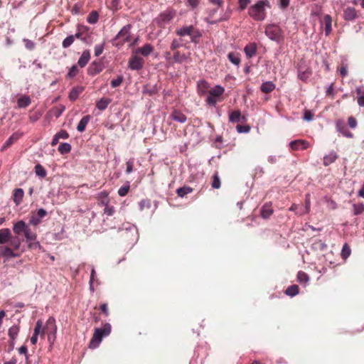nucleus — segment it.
I'll return each mask as SVG.
<instances>
[{"label":"nucleus","mask_w":364,"mask_h":364,"mask_svg":"<svg viewBox=\"0 0 364 364\" xmlns=\"http://www.w3.org/2000/svg\"><path fill=\"white\" fill-rule=\"evenodd\" d=\"M192 191H193L192 188L187 186H184L183 187L178 188L176 190V193L179 197L183 198L185 196H186L188 193H191Z\"/></svg>","instance_id":"38"},{"label":"nucleus","mask_w":364,"mask_h":364,"mask_svg":"<svg viewBox=\"0 0 364 364\" xmlns=\"http://www.w3.org/2000/svg\"><path fill=\"white\" fill-rule=\"evenodd\" d=\"M143 65L144 60L136 55L132 56L129 60V68L132 70H139Z\"/></svg>","instance_id":"15"},{"label":"nucleus","mask_w":364,"mask_h":364,"mask_svg":"<svg viewBox=\"0 0 364 364\" xmlns=\"http://www.w3.org/2000/svg\"><path fill=\"white\" fill-rule=\"evenodd\" d=\"M23 136V132L17 131L13 133L7 140L3 144V145L0 148L1 152H4L9 147L12 146L15 142H16L20 138Z\"/></svg>","instance_id":"11"},{"label":"nucleus","mask_w":364,"mask_h":364,"mask_svg":"<svg viewBox=\"0 0 364 364\" xmlns=\"http://www.w3.org/2000/svg\"><path fill=\"white\" fill-rule=\"evenodd\" d=\"M217 9H210L208 11V15L205 18V21L210 25L216 24L221 21H227L230 18V12H225L223 16L217 19H214V15L217 13Z\"/></svg>","instance_id":"10"},{"label":"nucleus","mask_w":364,"mask_h":364,"mask_svg":"<svg viewBox=\"0 0 364 364\" xmlns=\"http://www.w3.org/2000/svg\"><path fill=\"white\" fill-rule=\"evenodd\" d=\"M48 213L46 210L43 208H39L37 211L31 217L30 224L33 225H38L41 223L42 219L47 215Z\"/></svg>","instance_id":"12"},{"label":"nucleus","mask_w":364,"mask_h":364,"mask_svg":"<svg viewBox=\"0 0 364 364\" xmlns=\"http://www.w3.org/2000/svg\"><path fill=\"white\" fill-rule=\"evenodd\" d=\"M353 214L355 215H360L364 212V203H358V204H353Z\"/></svg>","instance_id":"49"},{"label":"nucleus","mask_w":364,"mask_h":364,"mask_svg":"<svg viewBox=\"0 0 364 364\" xmlns=\"http://www.w3.org/2000/svg\"><path fill=\"white\" fill-rule=\"evenodd\" d=\"M130 188V183L129 181H126L124 184L121 186L118 190V195L121 197L125 196Z\"/></svg>","instance_id":"44"},{"label":"nucleus","mask_w":364,"mask_h":364,"mask_svg":"<svg viewBox=\"0 0 364 364\" xmlns=\"http://www.w3.org/2000/svg\"><path fill=\"white\" fill-rule=\"evenodd\" d=\"M104 50V43L97 44L94 48L95 55L100 56Z\"/></svg>","instance_id":"62"},{"label":"nucleus","mask_w":364,"mask_h":364,"mask_svg":"<svg viewBox=\"0 0 364 364\" xmlns=\"http://www.w3.org/2000/svg\"><path fill=\"white\" fill-rule=\"evenodd\" d=\"M55 136L58 139H66L69 137L68 132L65 129H61L58 132L55 134Z\"/></svg>","instance_id":"61"},{"label":"nucleus","mask_w":364,"mask_h":364,"mask_svg":"<svg viewBox=\"0 0 364 364\" xmlns=\"http://www.w3.org/2000/svg\"><path fill=\"white\" fill-rule=\"evenodd\" d=\"M31 103V100L28 95H22L17 100V105L19 108H26Z\"/></svg>","instance_id":"28"},{"label":"nucleus","mask_w":364,"mask_h":364,"mask_svg":"<svg viewBox=\"0 0 364 364\" xmlns=\"http://www.w3.org/2000/svg\"><path fill=\"white\" fill-rule=\"evenodd\" d=\"M78 73V68L77 65H73L70 69L67 74V77L68 78H73L74 77L76 74Z\"/></svg>","instance_id":"55"},{"label":"nucleus","mask_w":364,"mask_h":364,"mask_svg":"<svg viewBox=\"0 0 364 364\" xmlns=\"http://www.w3.org/2000/svg\"><path fill=\"white\" fill-rule=\"evenodd\" d=\"M103 69V63L100 60H95L89 65L87 74L90 76H95L102 72Z\"/></svg>","instance_id":"13"},{"label":"nucleus","mask_w":364,"mask_h":364,"mask_svg":"<svg viewBox=\"0 0 364 364\" xmlns=\"http://www.w3.org/2000/svg\"><path fill=\"white\" fill-rule=\"evenodd\" d=\"M23 41L24 42L25 47L28 50H32L35 48L36 44L33 41L28 39V38H24Z\"/></svg>","instance_id":"63"},{"label":"nucleus","mask_w":364,"mask_h":364,"mask_svg":"<svg viewBox=\"0 0 364 364\" xmlns=\"http://www.w3.org/2000/svg\"><path fill=\"white\" fill-rule=\"evenodd\" d=\"M132 24H127L123 26L118 33L111 41L112 46L121 48L125 43L131 41Z\"/></svg>","instance_id":"2"},{"label":"nucleus","mask_w":364,"mask_h":364,"mask_svg":"<svg viewBox=\"0 0 364 364\" xmlns=\"http://www.w3.org/2000/svg\"><path fill=\"white\" fill-rule=\"evenodd\" d=\"M299 288L297 285H291L285 290V294L290 296H294L299 294Z\"/></svg>","instance_id":"43"},{"label":"nucleus","mask_w":364,"mask_h":364,"mask_svg":"<svg viewBox=\"0 0 364 364\" xmlns=\"http://www.w3.org/2000/svg\"><path fill=\"white\" fill-rule=\"evenodd\" d=\"M104 213L107 216H112L114 213V208L107 204L105 206Z\"/></svg>","instance_id":"64"},{"label":"nucleus","mask_w":364,"mask_h":364,"mask_svg":"<svg viewBox=\"0 0 364 364\" xmlns=\"http://www.w3.org/2000/svg\"><path fill=\"white\" fill-rule=\"evenodd\" d=\"M289 146L292 150H304L309 146V143L304 139H296L289 143Z\"/></svg>","instance_id":"16"},{"label":"nucleus","mask_w":364,"mask_h":364,"mask_svg":"<svg viewBox=\"0 0 364 364\" xmlns=\"http://www.w3.org/2000/svg\"><path fill=\"white\" fill-rule=\"evenodd\" d=\"M65 107V106L63 105H60L58 107H55L53 109V115L56 117V118H58L61 116V114H63V112H64Z\"/></svg>","instance_id":"57"},{"label":"nucleus","mask_w":364,"mask_h":364,"mask_svg":"<svg viewBox=\"0 0 364 364\" xmlns=\"http://www.w3.org/2000/svg\"><path fill=\"white\" fill-rule=\"evenodd\" d=\"M19 331L20 328L18 325H14L11 326L8 330V336L9 338L12 340H16L18 335Z\"/></svg>","instance_id":"35"},{"label":"nucleus","mask_w":364,"mask_h":364,"mask_svg":"<svg viewBox=\"0 0 364 364\" xmlns=\"http://www.w3.org/2000/svg\"><path fill=\"white\" fill-rule=\"evenodd\" d=\"M265 33L272 41L280 42L283 40L282 31L277 25H268L266 28Z\"/></svg>","instance_id":"7"},{"label":"nucleus","mask_w":364,"mask_h":364,"mask_svg":"<svg viewBox=\"0 0 364 364\" xmlns=\"http://www.w3.org/2000/svg\"><path fill=\"white\" fill-rule=\"evenodd\" d=\"M270 7L268 0H261L252 6V17L256 21H262L266 17L265 7Z\"/></svg>","instance_id":"5"},{"label":"nucleus","mask_w":364,"mask_h":364,"mask_svg":"<svg viewBox=\"0 0 364 364\" xmlns=\"http://www.w3.org/2000/svg\"><path fill=\"white\" fill-rule=\"evenodd\" d=\"M275 88V85L272 82H265L261 85V91L264 93H269Z\"/></svg>","instance_id":"37"},{"label":"nucleus","mask_w":364,"mask_h":364,"mask_svg":"<svg viewBox=\"0 0 364 364\" xmlns=\"http://www.w3.org/2000/svg\"><path fill=\"white\" fill-rule=\"evenodd\" d=\"M25 238L26 241L28 243V247L29 249L36 250L41 249V245L38 241H37V235L35 232H33L30 229L26 230V232H25Z\"/></svg>","instance_id":"8"},{"label":"nucleus","mask_w":364,"mask_h":364,"mask_svg":"<svg viewBox=\"0 0 364 364\" xmlns=\"http://www.w3.org/2000/svg\"><path fill=\"white\" fill-rule=\"evenodd\" d=\"M297 279L300 283H306L309 280V277L306 272L299 271L297 274Z\"/></svg>","instance_id":"50"},{"label":"nucleus","mask_w":364,"mask_h":364,"mask_svg":"<svg viewBox=\"0 0 364 364\" xmlns=\"http://www.w3.org/2000/svg\"><path fill=\"white\" fill-rule=\"evenodd\" d=\"M229 121L232 123H237L246 121V117L241 114L240 110H235L230 113Z\"/></svg>","instance_id":"19"},{"label":"nucleus","mask_w":364,"mask_h":364,"mask_svg":"<svg viewBox=\"0 0 364 364\" xmlns=\"http://www.w3.org/2000/svg\"><path fill=\"white\" fill-rule=\"evenodd\" d=\"M124 232L123 235L125 238L129 239L131 235V240L133 242H136L139 239L138 230L136 226L129 225L127 228H124Z\"/></svg>","instance_id":"14"},{"label":"nucleus","mask_w":364,"mask_h":364,"mask_svg":"<svg viewBox=\"0 0 364 364\" xmlns=\"http://www.w3.org/2000/svg\"><path fill=\"white\" fill-rule=\"evenodd\" d=\"M228 58L229 60L235 65L238 66L240 63V55L235 52L228 53Z\"/></svg>","instance_id":"39"},{"label":"nucleus","mask_w":364,"mask_h":364,"mask_svg":"<svg viewBox=\"0 0 364 364\" xmlns=\"http://www.w3.org/2000/svg\"><path fill=\"white\" fill-rule=\"evenodd\" d=\"M158 92L156 85H152L149 86L148 85H146L143 87L142 92L144 94H149V95H152L156 94Z\"/></svg>","instance_id":"45"},{"label":"nucleus","mask_w":364,"mask_h":364,"mask_svg":"<svg viewBox=\"0 0 364 364\" xmlns=\"http://www.w3.org/2000/svg\"><path fill=\"white\" fill-rule=\"evenodd\" d=\"M358 17V12L354 7L347 6L343 10V18L346 21H353Z\"/></svg>","instance_id":"17"},{"label":"nucleus","mask_w":364,"mask_h":364,"mask_svg":"<svg viewBox=\"0 0 364 364\" xmlns=\"http://www.w3.org/2000/svg\"><path fill=\"white\" fill-rule=\"evenodd\" d=\"M99 14L97 11H92L87 17V21L90 24H95L98 21Z\"/></svg>","instance_id":"42"},{"label":"nucleus","mask_w":364,"mask_h":364,"mask_svg":"<svg viewBox=\"0 0 364 364\" xmlns=\"http://www.w3.org/2000/svg\"><path fill=\"white\" fill-rule=\"evenodd\" d=\"M176 34L181 37L188 36L191 38V42L196 45L199 43L202 36V32L193 25L184 26L177 28L176 30Z\"/></svg>","instance_id":"1"},{"label":"nucleus","mask_w":364,"mask_h":364,"mask_svg":"<svg viewBox=\"0 0 364 364\" xmlns=\"http://www.w3.org/2000/svg\"><path fill=\"white\" fill-rule=\"evenodd\" d=\"M90 119L91 116L89 114L84 116L79 122L77 126V130L79 132H83L85 130L86 126L89 123Z\"/></svg>","instance_id":"30"},{"label":"nucleus","mask_w":364,"mask_h":364,"mask_svg":"<svg viewBox=\"0 0 364 364\" xmlns=\"http://www.w3.org/2000/svg\"><path fill=\"white\" fill-rule=\"evenodd\" d=\"M75 38L74 35L67 36L62 42V47L63 48H69L73 43Z\"/></svg>","instance_id":"48"},{"label":"nucleus","mask_w":364,"mask_h":364,"mask_svg":"<svg viewBox=\"0 0 364 364\" xmlns=\"http://www.w3.org/2000/svg\"><path fill=\"white\" fill-rule=\"evenodd\" d=\"M323 23L325 26V33L326 36H328L332 30L331 28V23H332V19L330 15L326 14L324 16L323 19Z\"/></svg>","instance_id":"31"},{"label":"nucleus","mask_w":364,"mask_h":364,"mask_svg":"<svg viewBox=\"0 0 364 364\" xmlns=\"http://www.w3.org/2000/svg\"><path fill=\"white\" fill-rule=\"evenodd\" d=\"M30 229V228L26 224V223L23 220H19L14 223L13 227V231L17 234L20 235L21 233L23 232L25 235V232H26V230Z\"/></svg>","instance_id":"18"},{"label":"nucleus","mask_w":364,"mask_h":364,"mask_svg":"<svg viewBox=\"0 0 364 364\" xmlns=\"http://www.w3.org/2000/svg\"><path fill=\"white\" fill-rule=\"evenodd\" d=\"M111 333V325L106 323L102 328H96L94 331L93 336L90 342L89 347L90 348H96L99 346L102 338L109 336Z\"/></svg>","instance_id":"3"},{"label":"nucleus","mask_w":364,"mask_h":364,"mask_svg":"<svg viewBox=\"0 0 364 364\" xmlns=\"http://www.w3.org/2000/svg\"><path fill=\"white\" fill-rule=\"evenodd\" d=\"M34 170L36 176L41 178H44L46 176L47 171L41 164H36L34 167Z\"/></svg>","instance_id":"40"},{"label":"nucleus","mask_w":364,"mask_h":364,"mask_svg":"<svg viewBox=\"0 0 364 364\" xmlns=\"http://www.w3.org/2000/svg\"><path fill=\"white\" fill-rule=\"evenodd\" d=\"M205 102L208 105L215 107L216 104H217V97H213L208 94V95L207 96V97L205 99Z\"/></svg>","instance_id":"59"},{"label":"nucleus","mask_w":364,"mask_h":364,"mask_svg":"<svg viewBox=\"0 0 364 364\" xmlns=\"http://www.w3.org/2000/svg\"><path fill=\"white\" fill-rule=\"evenodd\" d=\"M173 58L176 63H182L187 60L188 57L184 53L181 54L179 51H176L174 53Z\"/></svg>","instance_id":"47"},{"label":"nucleus","mask_w":364,"mask_h":364,"mask_svg":"<svg viewBox=\"0 0 364 364\" xmlns=\"http://www.w3.org/2000/svg\"><path fill=\"white\" fill-rule=\"evenodd\" d=\"M90 59V53L89 50H85L82 52L81 56L78 59L77 65L80 68H84L88 63Z\"/></svg>","instance_id":"23"},{"label":"nucleus","mask_w":364,"mask_h":364,"mask_svg":"<svg viewBox=\"0 0 364 364\" xmlns=\"http://www.w3.org/2000/svg\"><path fill=\"white\" fill-rule=\"evenodd\" d=\"M11 230L9 228H3L0 230V245L6 243L11 238Z\"/></svg>","instance_id":"26"},{"label":"nucleus","mask_w":364,"mask_h":364,"mask_svg":"<svg viewBox=\"0 0 364 364\" xmlns=\"http://www.w3.org/2000/svg\"><path fill=\"white\" fill-rule=\"evenodd\" d=\"M176 16V11L166 10L161 12L155 19V23L161 28H164Z\"/></svg>","instance_id":"6"},{"label":"nucleus","mask_w":364,"mask_h":364,"mask_svg":"<svg viewBox=\"0 0 364 364\" xmlns=\"http://www.w3.org/2000/svg\"><path fill=\"white\" fill-rule=\"evenodd\" d=\"M351 250L349 245L347 243H345L343 246L341 255L342 257L346 259L350 255Z\"/></svg>","instance_id":"53"},{"label":"nucleus","mask_w":364,"mask_h":364,"mask_svg":"<svg viewBox=\"0 0 364 364\" xmlns=\"http://www.w3.org/2000/svg\"><path fill=\"white\" fill-rule=\"evenodd\" d=\"M98 200L100 201V203L105 206L109 203V199L108 198V193L106 191H102L98 194L97 196Z\"/></svg>","instance_id":"41"},{"label":"nucleus","mask_w":364,"mask_h":364,"mask_svg":"<svg viewBox=\"0 0 364 364\" xmlns=\"http://www.w3.org/2000/svg\"><path fill=\"white\" fill-rule=\"evenodd\" d=\"M139 206L140 210H143L144 208L149 209L151 208V202L149 199H143L139 202Z\"/></svg>","instance_id":"54"},{"label":"nucleus","mask_w":364,"mask_h":364,"mask_svg":"<svg viewBox=\"0 0 364 364\" xmlns=\"http://www.w3.org/2000/svg\"><path fill=\"white\" fill-rule=\"evenodd\" d=\"M134 162V158H131L127 161V163H126L127 168H126V171H125L127 174H130L133 171Z\"/></svg>","instance_id":"58"},{"label":"nucleus","mask_w":364,"mask_h":364,"mask_svg":"<svg viewBox=\"0 0 364 364\" xmlns=\"http://www.w3.org/2000/svg\"><path fill=\"white\" fill-rule=\"evenodd\" d=\"M221 182L218 172H215L213 176V181L211 186L214 189H218L220 188Z\"/></svg>","instance_id":"46"},{"label":"nucleus","mask_w":364,"mask_h":364,"mask_svg":"<svg viewBox=\"0 0 364 364\" xmlns=\"http://www.w3.org/2000/svg\"><path fill=\"white\" fill-rule=\"evenodd\" d=\"M338 131L346 137L352 138L353 136V133L350 132L345 126L340 127Z\"/></svg>","instance_id":"56"},{"label":"nucleus","mask_w":364,"mask_h":364,"mask_svg":"<svg viewBox=\"0 0 364 364\" xmlns=\"http://www.w3.org/2000/svg\"><path fill=\"white\" fill-rule=\"evenodd\" d=\"M71 149H72V146H71L70 144L67 143V142L61 143L58 146V151L61 154H67L70 152Z\"/></svg>","instance_id":"36"},{"label":"nucleus","mask_w":364,"mask_h":364,"mask_svg":"<svg viewBox=\"0 0 364 364\" xmlns=\"http://www.w3.org/2000/svg\"><path fill=\"white\" fill-rule=\"evenodd\" d=\"M74 36L87 45H91L93 42L92 33L90 31V28L85 25L78 23L76 26V33Z\"/></svg>","instance_id":"4"},{"label":"nucleus","mask_w":364,"mask_h":364,"mask_svg":"<svg viewBox=\"0 0 364 364\" xmlns=\"http://www.w3.org/2000/svg\"><path fill=\"white\" fill-rule=\"evenodd\" d=\"M236 129L238 133H248L250 130V127L249 125L237 124Z\"/></svg>","instance_id":"60"},{"label":"nucleus","mask_w":364,"mask_h":364,"mask_svg":"<svg viewBox=\"0 0 364 364\" xmlns=\"http://www.w3.org/2000/svg\"><path fill=\"white\" fill-rule=\"evenodd\" d=\"M338 158V155L336 152L332 151L329 154L323 157V165L328 166V165L333 163Z\"/></svg>","instance_id":"34"},{"label":"nucleus","mask_w":364,"mask_h":364,"mask_svg":"<svg viewBox=\"0 0 364 364\" xmlns=\"http://www.w3.org/2000/svg\"><path fill=\"white\" fill-rule=\"evenodd\" d=\"M83 87L80 86L74 87L69 92L68 98L70 101L75 102L82 92Z\"/></svg>","instance_id":"25"},{"label":"nucleus","mask_w":364,"mask_h":364,"mask_svg":"<svg viewBox=\"0 0 364 364\" xmlns=\"http://www.w3.org/2000/svg\"><path fill=\"white\" fill-rule=\"evenodd\" d=\"M23 196L24 191L22 188H18L14 190V193L13 195V200L16 205H19L21 203Z\"/></svg>","instance_id":"27"},{"label":"nucleus","mask_w":364,"mask_h":364,"mask_svg":"<svg viewBox=\"0 0 364 364\" xmlns=\"http://www.w3.org/2000/svg\"><path fill=\"white\" fill-rule=\"evenodd\" d=\"M46 331L48 334V340L50 341L51 338L54 341L57 332V326L55 323V319L50 316L46 321V328L42 329V332Z\"/></svg>","instance_id":"9"},{"label":"nucleus","mask_w":364,"mask_h":364,"mask_svg":"<svg viewBox=\"0 0 364 364\" xmlns=\"http://www.w3.org/2000/svg\"><path fill=\"white\" fill-rule=\"evenodd\" d=\"M224 92L225 88L223 86L218 85L211 87L208 91V94L218 98L220 97Z\"/></svg>","instance_id":"29"},{"label":"nucleus","mask_w":364,"mask_h":364,"mask_svg":"<svg viewBox=\"0 0 364 364\" xmlns=\"http://www.w3.org/2000/svg\"><path fill=\"white\" fill-rule=\"evenodd\" d=\"M198 93L202 96L205 95L209 90V84L205 80H200L197 82Z\"/></svg>","instance_id":"21"},{"label":"nucleus","mask_w":364,"mask_h":364,"mask_svg":"<svg viewBox=\"0 0 364 364\" xmlns=\"http://www.w3.org/2000/svg\"><path fill=\"white\" fill-rule=\"evenodd\" d=\"M111 99L102 97L96 102V107L103 111L107 109L109 103L111 102Z\"/></svg>","instance_id":"32"},{"label":"nucleus","mask_w":364,"mask_h":364,"mask_svg":"<svg viewBox=\"0 0 364 364\" xmlns=\"http://www.w3.org/2000/svg\"><path fill=\"white\" fill-rule=\"evenodd\" d=\"M274 210L271 203H265L260 210L261 216L264 218H269L273 213Z\"/></svg>","instance_id":"24"},{"label":"nucleus","mask_w":364,"mask_h":364,"mask_svg":"<svg viewBox=\"0 0 364 364\" xmlns=\"http://www.w3.org/2000/svg\"><path fill=\"white\" fill-rule=\"evenodd\" d=\"M0 257L9 259L18 257V254L14 253L10 247L0 246Z\"/></svg>","instance_id":"22"},{"label":"nucleus","mask_w":364,"mask_h":364,"mask_svg":"<svg viewBox=\"0 0 364 364\" xmlns=\"http://www.w3.org/2000/svg\"><path fill=\"white\" fill-rule=\"evenodd\" d=\"M305 203H306L305 208L304 209H302L303 210L302 212L299 213L300 215L306 214V213H309V211H310L311 202H310V196H309V194H306V195Z\"/></svg>","instance_id":"51"},{"label":"nucleus","mask_w":364,"mask_h":364,"mask_svg":"<svg viewBox=\"0 0 364 364\" xmlns=\"http://www.w3.org/2000/svg\"><path fill=\"white\" fill-rule=\"evenodd\" d=\"M170 118L179 123H185L187 120V117L180 111L174 109L170 115Z\"/></svg>","instance_id":"20"},{"label":"nucleus","mask_w":364,"mask_h":364,"mask_svg":"<svg viewBox=\"0 0 364 364\" xmlns=\"http://www.w3.org/2000/svg\"><path fill=\"white\" fill-rule=\"evenodd\" d=\"M153 51V47L149 43H146L142 47L137 50V53L141 54L143 56L149 55Z\"/></svg>","instance_id":"33"},{"label":"nucleus","mask_w":364,"mask_h":364,"mask_svg":"<svg viewBox=\"0 0 364 364\" xmlns=\"http://www.w3.org/2000/svg\"><path fill=\"white\" fill-rule=\"evenodd\" d=\"M124 77L122 75L117 76V78L113 79L110 82V85L112 88H115L117 87H119L123 82Z\"/></svg>","instance_id":"52"}]
</instances>
